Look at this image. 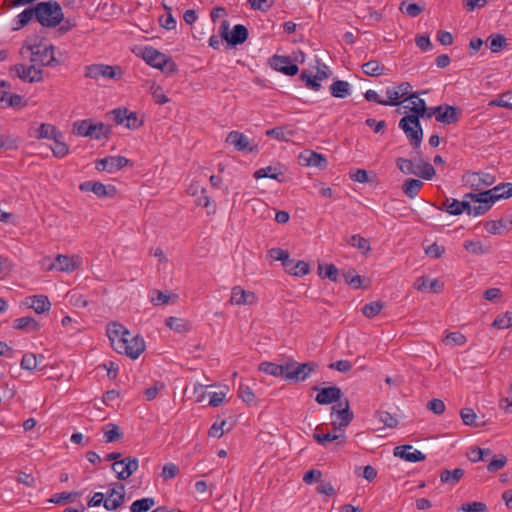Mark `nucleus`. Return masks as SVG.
<instances>
[{
  "label": "nucleus",
  "instance_id": "60",
  "mask_svg": "<svg viewBox=\"0 0 512 512\" xmlns=\"http://www.w3.org/2000/svg\"><path fill=\"white\" fill-rule=\"evenodd\" d=\"M280 174L281 173L277 172V169L275 167L267 166V167H264V168H261V169L257 170L254 173V177L256 179H260V178L278 179V176Z\"/></svg>",
  "mask_w": 512,
  "mask_h": 512
},
{
  "label": "nucleus",
  "instance_id": "54",
  "mask_svg": "<svg viewBox=\"0 0 512 512\" xmlns=\"http://www.w3.org/2000/svg\"><path fill=\"white\" fill-rule=\"evenodd\" d=\"M338 431H332L327 433H315L314 439L319 443L324 445L326 442H332L335 440L345 439L346 437L342 433H337Z\"/></svg>",
  "mask_w": 512,
  "mask_h": 512
},
{
  "label": "nucleus",
  "instance_id": "63",
  "mask_svg": "<svg viewBox=\"0 0 512 512\" xmlns=\"http://www.w3.org/2000/svg\"><path fill=\"white\" fill-rule=\"evenodd\" d=\"M1 102H6L8 106L11 107H20L22 105V97L17 94H8L5 91L2 92L0 96Z\"/></svg>",
  "mask_w": 512,
  "mask_h": 512
},
{
  "label": "nucleus",
  "instance_id": "39",
  "mask_svg": "<svg viewBox=\"0 0 512 512\" xmlns=\"http://www.w3.org/2000/svg\"><path fill=\"white\" fill-rule=\"evenodd\" d=\"M296 134L295 130L288 127H275L273 129L267 130L266 135L269 137H273L279 141H289Z\"/></svg>",
  "mask_w": 512,
  "mask_h": 512
},
{
  "label": "nucleus",
  "instance_id": "21",
  "mask_svg": "<svg viewBox=\"0 0 512 512\" xmlns=\"http://www.w3.org/2000/svg\"><path fill=\"white\" fill-rule=\"evenodd\" d=\"M314 389L318 390L315 400L320 405H328L335 402H341L340 400L342 397V391L337 386H330L322 389L315 387Z\"/></svg>",
  "mask_w": 512,
  "mask_h": 512
},
{
  "label": "nucleus",
  "instance_id": "62",
  "mask_svg": "<svg viewBox=\"0 0 512 512\" xmlns=\"http://www.w3.org/2000/svg\"><path fill=\"white\" fill-rule=\"evenodd\" d=\"M21 368L25 370H34L37 367V357L33 353H25L21 359Z\"/></svg>",
  "mask_w": 512,
  "mask_h": 512
},
{
  "label": "nucleus",
  "instance_id": "3",
  "mask_svg": "<svg viewBox=\"0 0 512 512\" xmlns=\"http://www.w3.org/2000/svg\"><path fill=\"white\" fill-rule=\"evenodd\" d=\"M35 11L36 20L44 27H56L64 18L60 4L52 0L38 3Z\"/></svg>",
  "mask_w": 512,
  "mask_h": 512
},
{
  "label": "nucleus",
  "instance_id": "29",
  "mask_svg": "<svg viewBox=\"0 0 512 512\" xmlns=\"http://www.w3.org/2000/svg\"><path fill=\"white\" fill-rule=\"evenodd\" d=\"M420 93L415 92L411 93L407 96L404 101H411L412 106L410 107V111L412 114L409 116H417V119L425 116V113L428 111V107L423 99L419 97Z\"/></svg>",
  "mask_w": 512,
  "mask_h": 512
},
{
  "label": "nucleus",
  "instance_id": "64",
  "mask_svg": "<svg viewBox=\"0 0 512 512\" xmlns=\"http://www.w3.org/2000/svg\"><path fill=\"white\" fill-rule=\"evenodd\" d=\"M490 105L512 109V93H504L498 99L490 102Z\"/></svg>",
  "mask_w": 512,
  "mask_h": 512
},
{
  "label": "nucleus",
  "instance_id": "26",
  "mask_svg": "<svg viewBox=\"0 0 512 512\" xmlns=\"http://www.w3.org/2000/svg\"><path fill=\"white\" fill-rule=\"evenodd\" d=\"M480 196L486 197L492 204L500 199H507L512 196V183H503L484 192Z\"/></svg>",
  "mask_w": 512,
  "mask_h": 512
},
{
  "label": "nucleus",
  "instance_id": "38",
  "mask_svg": "<svg viewBox=\"0 0 512 512\" xmlns=\"http://www.w3.org/2000/svg\"><path fill=\"white\" fill-rule=\"evenodd\" d=\"M290 266H283L285 271L294 276H303L309 272V264L305 261L289 259Z\"/></svg>",
  "mask_w": 512,
  "mask_h": 512
},
{
  "label": "nucleus",
  "instance_id": "61",
  "mask_svg": "<svg viewBox=\"0 0 512 512\" xmlns=\"http://www.w3.org/2000/svg\"><path fill=\"white\" fill-rule=\"evenodd\" d=\"M81 495L80 492H62L57 493L53 495V497L50 499V502H53L55 504H62L66 501H72L75 498L79 497Z\"/></svg>",
  "mask_w": 512,
  "mask_h": 512
},
{
  "label": "nucleus",
  "instance_id": "33",
  "mask_svg": "<svg viewBox=\"0 0 512 512\" xmlns=\"http://www.w3.org/2000/svg\"><path fill=\"white\" fill-rule=\"evenodd\" d=\"M156 294L149 295L151 303L155 306L166 305L175 303L178 299V295L172 293L170 290H154Z\"/></svg>",
  "mask_w": 512,
  "mask_h": 512
},
{
  "label": "nucleus",
  "instance_id": "15",
  "mask_svg": "<svg viewBox=\"0 0 512 512\" xmlns=\"http://www.w3.org/2000/svg\"><path fill=\"white\" fill-rule=\"evenodd\" d=\"M125 501V487L117 484L116 487L108 489L104 494V507L108 511L117 510Z\"/></svg>",
  "mask_w": 512,
  "mask_h": 512
},
{
  "label": "nucleus",
  "instance_id": "42",
  "mask_svg": "<svg viewBox=\"0 0 512 512\" xmlns=\"http://www.w3.org/2000/svg\"><path fill=\"white\" fill-rule=\"evenodd\" d=\"M423 186V182L418 179H407L403 186V192L406 196H408L410 199H413L417 196L418 192Z\"/></svg>",
  "mask_w": 512,
  "mask_h": 512
},
{
  "label": "nucleus",
  "instance_id": "5",
  "mask_svg": "<svg viewBox=\"0 0 512 512\" xmlns=\"http://www.w3.org/2000/svg\"><path fill=\"white\" fill-rule=\"evenodd\" d=\"M72 131L75 135L96 140L107 138L109 133V129L102 122L93 123L90 119L74 122Z\"/></svg>",
  "mask_w": 512,
  "mask_h": 512
},
{
  "label": "nucleus",
  "instance_id": "56",
  "mask_svg": "<svg viewBox=\"0 0 512 512\" xmlns=\"http://www.w3.org/2000/svg\"><path fill=\"white\" fill-rule=\"evenodd\" d=\"M269 256L275 261H281L282 266H290L289 259L290 254L287 250H283L281 248H273L268 251Z\"/></svg>",
  "mask_w": 512,
  "mask_h": 512
},
{
  "label": "nucleus",
  "instance_id": "37",
  "mask_svg": "<svg viewBox=\"0 0 512 512\" xmlns=\"http://www.w3.org/2000/svg\"><path fill=\"white\" fill-rule=\"evenodd\" d=\"M36 18V11L34 8H26L24 11H22L20 14L16 16L14 19V27L13 30H20L24 26L30 23V21Z\"/></svg>",
  "mask_w": 512,
  "mask_h": 512
},
{
  "label": "nucleus",
  "instance_id": "43",
  "mask_svg": "<svg viewBox=\"0 0 512 512\" xmlns=\"http://www.w3.org/2000/svg\"><path fill=\"white\" fill-rule=\"evenodd\" d=\"M350 84L346 81L337 80L330 86V93L337 98H345L349 95Z\"/></svg>",
  "mask_w": 512,
  "mask_h": 512
},
{
  "label": "nucleus",
  "instance_id": "53",
  "mask_svg": "<svg viewBox=\"0 0 512 512\" xmlns=\"http://www.w3.org/2000/svg\"><path fill=\"white\" fill-rule=\"evenodd\" d=\"M444 285L445 283L437 278L419 277L415 282L414 288H441Z\"/></svg>",
  "mask_w": 512,
  "mask_h": 512
},
{
  "label": "nucleus",
  "instance_id": "22",
  "mask_svg": "<svg viewBox=\"0 0 512 512\" xmlns=\"http://www.w3.org/2000/svg\"><path fill=\"white\" fill-rule=\"evenodd\" d=\"M226 142L233 145L238 151H258V146L256 144L251 145L248 137L238 131H231L226 138Z\"/></svg>",
  "mask_w": 512,
  "mask_h": 512
},
{
  "label": "nucleus",
  "instance_id": "18",
  "mask_svg": "<svg viewBox=\"0 0 512 512\" xmlns=\"http://www.w3.org/2000/svg\"><path fill=\"white\" fill-rule=\"evenodd\" d=\"M17 76L28 82H39L43 79V70L37 68L35 64L25 66L24 64H17L12 68Z\"/></svg>",
  "mask_w": 512,
  "mask_h": 512
},
{
  "label": "nucleus",
  "instance_id": "9",
  "mask_svg": "<svg viewBox=\"0 0 512 512\" xmlns=\"http://www.w3.org/2000/svg\"><path fill=\"white\" fill-rule=\"evenodd\" d=\"M229 26L227 20L221 23L219 31L221 38L232 46L243 44L248 38V29L242 24H237L233 27L232 31L229 32Z\"/></svg>",
  "mask_w": 512,
  "mask_h": 512
},
{
  "label": "nucleus",
  "instance_id": "17",
  "mask_svg": "<svg viewBox=\"0 0 512 512\" xmlns=\"http://www.w3.org/2000/svg\"><path fill=\"white\" fill-rule=\"evenodd\" d=\"M298 162L302 166L316 167L321 170L327 167V160L324 155L309 149L299 154Z\"/></svg>",
  "mask_w": 512,
  "mask_h": 512
},
{
  "label": "nucleus",
  "instance_id": "14",
  "mask_svg": "<svg viewBox=\"0 0 512 512\" xmlns=\"http://www.w3.org/2000/svg\"><path fill=\"white\" fill-rule=\"evenodd\" d=\"M124 346L126 350H115L119 354H124L131 359H137L145 350L144 339L139 335H133L131 332L128 337H124Z\"/></svg>",
  "mask_w": 512,
  "mask_h": 512
},
{
  "label": "nucleus",
  "instance_id": "7",
  "mask_svg": "<svg viewBox=\"0 0 512 512\" xmlns=\"http://www.w3.org/2000/svg\"><path fill=\"white\" fill-rule=\"evenodd\" d=\"M399 127L404 131L414 149H418L422 143L423 130L417 116H404L399 121Z\"/></svg>",
  "mask_w": 512,
  "mask_h": 512
},
{
  "label": "nucleus",
  "instance_id": "27",
  "mask_svg": "<svg viewBox=\"0 0 512 512\" xmlns=\"http://www.w3.org/2000/svg\"><path fill=\"white\" fill-rule=\"evenodd\" d=\"M394 456L400 457L407 462H420L426 459L425 454L419 450H413L411 445H400L394 448Z\"/></svg>",
  "mask_w": 512,
  "mask_h": 512
},
{
  "label": "nucleus",
  "instance_id": "34",
  "mask_svg": "<svg viewBox=\"0 0 512 512\" xmlns=\"http://www.w3.org/2000/svg\"><path fill=\"white\" fill-rule=\"evenodd\" d=\"M13 328L16 330H23L26 332H37L40 330L41 325L33 317H20L13 321Z\"/></svg>",
  "mask_w": 512,
  "mask_h": 512
},
{
  "label": "nucleus",
  "instance_id": "31",
  "mask_svg": "<svg viewBox=\"0 0 512 512\" xmlns=\"http://www.w3.org/2000/svg\"><path fill=\"white\" fill-rule=\"evenodd\" d=\"M256 301L253 290H233L230 303L235 305H251Z\"/></svg>",
  "mask_w": 512,
  "mask_h": 512
},
{
  "label": "nucleus",
  "instance_id": "44",
  "mask_svg": "<svg viewBox=\"0 0 512 512\" xmlns=\"http://www.w3.org/2000/svg\"><path fill=\"white\" fill-rule=\"evenodd\" d=\"M165 324L167 327H169L171 330L177 332V333H184L189 330V324L186 320L178 317H168L165 320Z\"/></svg>",
  "mask_w": 512,
  "mask_h": 512
},
{
  "label": "nucleus",
  "instance_id": "30",
  "mask_svg": "<svg viewBox=\"0 0 512 512\" xmlns=\"http://www.w3.org/2000/svg\"><path fill=\"white\" fill-rule=\"evenodd\" d=\"M485 230L490 234L501 235L512 230V219L501 218L495 221H488L485 223Z\"/></svg>",
  "mask_w": 512,
  "mask_h": 512
},
{
  "label": "nucleus",
  "instance_id": "32",
  "mask_svg": "<svg viewBox=\"0 0 512 512\" xmlns=\"http://www.w3.org/2000/svg\"><path fill=\"white\" fill-rule=\"evenodd\" d=\"M318 275L322 279H329L334 283L342 284V281L339 279V270L334 264L319 263Z\"/></svg>",
  "mask_w": 512,
  "mask_h": 512
},
{
  "label": "nucleus",
  "instance_id": "58",
  "mask_svg": "<svg viewBox=\"0 0 512 512\" xmlns=\"http://www.w3.org/2000/svg\"><path fill=\"white\" fill-rule=\"evenodd\" d=\"M238 396L247 404H252L255 401V394L252 389L245 384H240L238 388Z\"/></svg>",
  "mask_w": 512,
  "mask_h": 512
},
{
  "label": "nucleus",
  "instance_id": "51",
  "mask_svg": "<svg viewBox=\"0 0 512 512\" xmlns=\"http://www.w3.org/2000/svg\"><path fill=\"white\" fill-rule=\"evenodd\" d=\"M399 10L410 17H417L423 12L424 8L417 3L402 1L399 5Z\"/></svg>",
  "mask_w": 512,
  "mask_h": 512
},
{
  "label": "nucleus",
  "instance_id": "24",
  "mask_svg": "<svg viewBox=\"0 0 512 512\" xmlns=\"http://www.w3.org/2000/svg\"><path fill=\"white\" fill-rule=\"evenodd\" d=\"M270 64L273 69L288 76L296 75L299 71L298 66L292 63L287 56L274 55L270 60Z\"/></svg>",
  "mask_w": 512,
  "mask_h": 512
},
{
  "label": "nucleus",
  "instance_id": "10",
  "mask_svg": "<svg viewBox=\"0 0 512 512\" xmlns=\"http://www.w3.org/2000/svg\"><path fill=\"white\" fill-rule=\"evenodd\" d=\"M122 75L119 66H110L106 64H92L86 67L85 77L90 79H99L100 77L109 79H120Z\"/></svg>",
  "mask_w": 512,
  "mask_h": 512
},
{
  "label": "nucleus",
  "instance_id": "55",
  "mask_svg": "<svg viewBox=\"0 0 512 512\" xmlns=\"http://www.w3.org/2000/svg\"><path fill=\"white\" fill-rule=\"evenodd\" d=\"M385 67L380 65L377 61H369L362 65V70L369 76H380L383 74Z\"/></svg>",
  "mask_w": 512,
  "mask_h": 512
},
{
  "label": "nucleus",
  "instance_id": "16",
  "mask_svg": "<svg viewBox=\"0 0 512 512\" xmlns=\"http://www.w3.org/2000/svg\"><path fill=\"white\" fill-rule=\"evenodd\" d=\"M465 199H470L472 202L478 203V205H471L468 201V207L466 211L468 215H483L492 206V203L486 197L480 196V193H468L465 195Z\"/></svg>",
  "mask_w": 512,
  "mask_h": 512
},
{
  "label": "nucleus",
  "instance_id": "41",
  "mask_svg": "<svg viewBox=\"0 0 512 512\" xmlns=\"http://www.w3.org/2000/svg\"><path fill=\"white\" fill-rule=\"evenodd\" d=\"M104 440L106 443H112L123 438V432L119 426L114 423H108L103 428Z\"/></svg>",
  "mask_w": 512,
  "mask_h": 512
},
{
  "label": "nucleus",
  "instance_id": "57",
  "mask_svg": "<svg viewBox=\"0 0 512 512\" xmlns=\"http://www.w3.org/2000/svg\"><path fill=\"white\" fill-rule=\"evenodd\" d=\"M487 506L482 502H470L462 504L457 512H486Z\"/></svg>",
  "mask_w": 512,
  "mask_h": 512
},
{
  "label": "nucleus",
  "instance_id": "2",
  "mask_svg": "<svg viewBox=\"0 0 512 512\" xmlns=\"http://www.w3.org/2000/svg\"><path fill=\"white\" fill-rule=\"evenodd\" d=\"M143 60L150 66L160 69L167 75H172L177 72V65L171 57L161 53L153 47L146 46L138 49Z\"/></svg>",
  "mask_w": 512,
  "mask_h": 512
},
{
  "label": "nucleus",
  "instance_id": "20",
  "mask_svg": "<svg viewBox=\"0 0 512 512\" xmlns=\"http://www.w3.org/2000/svg\"><path fill=\"white\" fill-rule=\"evenodd\" d=\"M79 189L84 192H93L98 197H113L116 194V188L114 186H105L97 181L83 182L80 184Z\"/></svg>",
  "mask_w": 512,
  "mask_h": 512
},
{
  "label": "nucleus",
  "instance_id": "25",
  "mask_svg": "<svg viewBox=\"0 0 512 512\" xmlns=\"http://www.w3.org/2000/svg\"><path fill=\"white\" fill-rule=\"evenodd\" d=\"M22 304L30 309H33L35 313L42 314L47 312L51 308V303L46 295H33L26 297Z\"/></svg>",
  "mask_w": 512,
  "mask_h": 512
},
{
  "label": "nucleus",
  "instance_id": "28",
  "mask_svg": "<svg viewBox=\"0 0 512 512\" xmlns=\"http://www.w3.org/2000/svg\"><path fill=\"white\" fill-rule=\"evenodd\" d=\"M441 106V112L438 113L436 121L450 125L454 124L459 120L461 110L458 107L443 104Z\"/></svg>",
  "mask_w": 512,
  "mask_h": 512
},
{
  "label": "nucleus",
  "instance_id": "45",
  "mask_svg": "<svg viewBox=\"0 0 512 512\" xmlns=\"http://www.w3.org/2000/svg\"><path fill=\"white\" fill-rule=\"evenodd\" d=\"M384 306L385 303L380 300L372 301L365 304L362 307L361 312L366 318H373L381 312Z\"/></svg>",
  "mask_w": 512,
  "mask_h": 512
},
{
  "label": "nucleus",
  "instance_id": "35",
  "mask_svg": "<svg viewBox=\"0 0 512 512\" xmlns=\"http://www.w3.org/2000/svg\"><path fill=\"white\" fill-rule=\"evenodd\" d=\"M60 133L61 131L58 130L56 126L49 123H42L35 131V137L37 139L53 140L57 135L60 136Z\"/></svg>",
  "mask_w": 512,
  "mask_h": 512
},
{
  "label": "nucleus",
  "instance_id": "52",
  "mask_svg": "<svg viewBox=\"0 0 512 512\" xmlns=\"http://www.w3.org/2000/svg\"><path fill=\"white\" fill-rule=\"evenodd\" d=\"M492 327L496 329H507L512 327V312L499 314L493 321Z\"/></svg>",
  "mask_w": 512,
  "mask_h": 512
},
{
  "label": "nucleus",
  "instance_id": "49",
  "mask_svg": "<svg viewBox=\"0 0 512 512\" xmlns=\"http://www.w3.org/2000/svg\"><path fill=\"white\" fill-rule=\"evenodd\" d=\"M354 181L359 183L377 184V174L373 171H366L364 169H357L354 172Z\"/></svg>",
  "mask_w": 512,
  "mask_h": 512
},
{
  "label": "nucleus",
  "instance_id": "47",
  "mask_svg": "<svg viewBox=\"0 0 512 512\" xmlns=\"http://www.w3.org/2000/svg\"><path fill=\"white\" fill-rule=\"evenodd\" d=\"M155 505L152 497H146L134 501L130 506V512H147Z\"/></svg>",
  "mask_w": 512,
  "mask_h": 512
},
{
  "label": "nucleus",
  "instance_id": "59",
  "mask_svg": "<svg viewBox=\"0 0 512 512\" xmlns=\"http://www.w3.org/2000/svg\"><path fill=\"white\" fill-rule=\"evenodd\" d=\"M488 41L492 52H499L507 44L506 38L500 34L490 36Z\"/></svg>",
  "mask_w": 512,
  "mask_h": 512
},
{
  "label": "nucleus",
  "instance_id": "1",
  "mask_svg": "<svg viewBox=\"0 0 512 512\" xmlns=\"http://www.w3.org/2000/svg\"><path fill=\"white\" fill-rule=\"evenodd\" d=\"M24 49L30 52V61L40 66L57 67L64 62L63 53L56 54V48L52 44L32 43L31 40H27L22 50Z\"/></svg>",
  "mask_w": 512,
  "mask_h": 512
},
{
  "label": "nucleus",
  "instance_id": "50",
  "mask_svg": "<svg viewBox=\"0 0 512 512\" xmlns=\"http://www.w3.org/2000/svg\"><path fill=\"white\" fill-rule=\"evenodd\" d=\"M259 371L264 372V373L274 376V377L282 378L283 367L281 366V364L264 361V362L260 363Z\"/></svg>",
  "mask_w": 512,
  "mask_h": 512
},
{
  "label": "nucleus",
  "instance_id": "8",
  "mask_svg": "<svg viewBox=\"0 0 512 512\" xmlns=\"http://www.w3.org/2000/svg\"><path fill=\"white\" fill-rule=\"evenodd\" d=\"M330 418L334 431H342L347 427L352 420L349 401L346 399L334 405L331 408Z\"/></svg>",
  "mask_w": 512,
  "mask_h": 512
},
{
  "label": "nucleus",
  "instance_id": "23",
  "mask_svg": "<svg viewBox=\"0 0 512 512\" xmlns=\"http://www.w3.org/2000/svg\"><path fill=\"white\" fill-rule=\"evenodd\" d=\"M466 182L475 191L481 190L483 187H489L495 183V177L489 173L472 172L466 175Z\"/></svg>",
  "mask_w": 512,
  "mask_h": 512
},
{
  "label": "nucleus",
  "instance_id": "46",
  "mask_svg": "<svg viewBox=\"0 0 512 512\" xmlns=\"http://www.w3.org/2000/svg\"><path fill=\"white\" fill-rule=\"evenodd\" d=\"M449 200L447 199L444 205L446 206V211L451 215H460L464 211H467L468 201L464 198L463 201H458L453 199L450 204H448Z\"/></svg>",
  "mask_w": 512,
  "mask_h": 512
},
{
  "label": "nucleus",
  "instance_id": "40",
  "mask_svg": "<svg viewBox=\"0 0 512 512\" xmlns=\"http://www.w3.org/2000/svg\"><path fill=\"white\" fill-rule=\"evenodd\" d=\"M53 142L54 145L51 146V150L54 157L63 158L69 154L70 149L64 141V135L62 132L60 133V136L57 135V137L53 139Z\"/></svg>",
  "mask_w": 512,
  "mask_h": 512
},
{
  "label": "nucleus",
  "instance_id": "13",
  "mask_svg": "<svg viewBox=\"0 0 512 512\" xmlns=\"http://www.w3.org/2000/svg\"><path fill=\"white\" fill-rule=\"evenodd\" d=\"M47 268L49 270L55 269L61 272H72L76 270L82 263V259L77 256H68L59 254L54 261L49 260Z\"/></svg>",
  "mask_w": 512,
  "mask_h": 512
},
{
  "label": "nucleus",
  "instance_id": "4",
  "mask_svg": "<svg viewBox=\"0 0 512 512\" xmlns=\"http://www.w3.org/2000/svg\"><path fill=\"white\" fill-rule=\"evenodd\" d=\"M396 165L402 173L417 175L425 180H431L436 173L434 167L421 158L416 162L406 158H398Z\"/></svg>",
  "mask_w": 512,
  "mask_h": 512
},
{
  "label": "nucleus",
  "instance_id": "11",
  "mask_svg": "<svg viewBox=\"0 0 512 512\" xmlns=\"http://www.w3.org/2000/svg\"><path fill=\"white\" fill-rule=\"evenodd\" d=\"M111 468L116 473L118 480H126L138 470L139 460L136 457H126L115 461Z\"/></svg>",
  "mask_w": 512,
  "mask_h": 512
},
{
  "label": "nucleus",
  "instance_id": "6",
  "mask_svg": "<svg viewBox=\"0 0 512 512\" xmlns=\"http://www.w3.org/2000/svg\"><path fill=\"white\" fill-rule=\"evenodd\" d=\"M281 366L283 367L282 378L295 382L304 381L315 368L313 362L299 364L294 360H288Z\"/></svg>",
  "mask_w": 512,
  "mask_h": 512
},
{
  "label": "nucleus",
  "instance_id": "48",
  "mask_svg": "<svg viewBox=\"0 0 512 512\" xmlns=\"http://www.w3.org/2000/svg\"><path fill=\"white\" fill-rule=\"evenodd\" d=\"M300 78L305 82L306 87L311 90L318 91L321 88L320 76H314L311 72L302 70Z\"/></svg>",
  "mask_w": 512,
  "mask_h": 512
},
{
  "label": "nucleus",
  "instance_id": "12",
  "mask_svg": "<svg viewBox=\"0 0 512 512\" xmlns=\"http://www.w3.org/2000/svg\"><path fill=\"white\" fill-rule=\"evenodd\" d=\"M130 331L127 330L122 324L112 322L107 325L106 334L110 340L111 346L114 350H126L124 346V337L129 336Z\"/></svg>",
  "mask_w": 512,
  "mask_h": 512
},
{
  "label": "nucleus",
  "instance_id": "19",
  "mask_svg": "<svg viewBox=\"0 0 512 512\" xmlns=\"http://www.w3.org/2000/svg\"><path fill=\"white\" fill-rule=\"evenodd\" d=\"M128 163L129 160L123 156H109L96 161V169L112 173L122 169Z\"/></svg>",
  "mask_w": 512,
  "mask_h": 512
},
{
  "label": "nucleus",
  "instance_id": "36",
  "mask_svg": "<svg viewBox=\"0 0 512 512\" xmlns=\"http://www.w3.org/2000/svg\"><path fill=\"white\" fill-rule=\"evenodd\" d=\"M464 474L465 471L462 468H456L454 470L445 469L440 473V481L442 483L455 485L460 481Z\"/></svg>",
  "mask_w": 512,
  "mask_h": 512
}]
</instances>
